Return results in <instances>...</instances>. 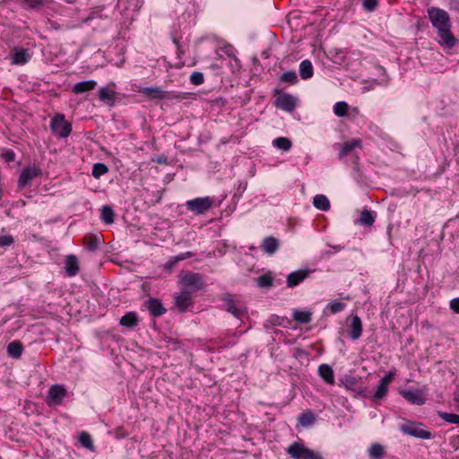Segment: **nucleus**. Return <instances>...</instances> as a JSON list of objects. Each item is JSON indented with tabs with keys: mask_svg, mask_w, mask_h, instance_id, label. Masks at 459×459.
<instances>
[{
	"mask_svg": "<svg viewBox=\"0 0 459 459\" xmlns=\"http://www.w3.org/2000/svg\"><path fill=\"white\" fill-rule=\"evenodd\" d=\"M432 26L437 30L438 43L446 48H453L457 39L452 33L449 13L444 9L431 6L427 10Z\"/></svg>",
	"mask_w": 459,
	"mask_h": 459,
	"instance_id": "obj_1",
	"label": "nucleus"
},
{
	"mask_svg": "<svg viewBox=\"0 0 459 459\" xmlns=\"http://www.w3.org/2000/svg\"><path fill=\"white\" fill-rule=\"evenodd\" d=\"M179 282L182 285V290L191 294L202 290L205 286L204 276L193 272L181 273Z\"/></svg>",
	"mask_w": 459,
	"mask_h": 459,
	"instance_id": "obj_2",
	"label": "nucleus"
},
{
	"mask_svg": "<svg viewBox=\"0 0 459 459\" xmlns=\"http://www.w3.org/2000/svg\"><path fill=\"white\" fill-rule=\"evenodd\" d=\"M287 453L294 459H325L319 453L306 447L299 442H293L287 448Z\"/></svg>",
	"mask_w": 459,
	"mask_h": 459,
	"instance_id": "obj_3",
	"label": "nucleus"
},
{
	"mask_svg": "<svg viewBox=\"0 0 459 459\" xmlns=\"http://www.w3.org/2000/svg\"><path fill=\"white\" fill-rule=\"evenodd\" d=\"M52 133L60 138H66L72 132V125L65 120V115H55L50 123Z\"/></svg>",
	"mask_w": 459,
	"mask_h": 459,
	"instance_id": "obj_4",
	"label": "nucleus"
},
{
	"mask_svg": "<svg viewBox=\"0 0 459 459\" xmlns=\"http://www.w3.org/2000/svg\"><path fill=\"white\" fill-rule=\"evenodd\" d=\"M213 204V200L209 197H197L186 201V207L188 211L192 212L195 215H202L208 212Z\"/></svg>",
	"mask_w": 459,
	"mask_h": 459,
	"instance_id": "obj_5",
	"label": "nucleus"
},
{
	"mask_svg": "<svg viewBox=\"0 0 459 459\" xmlns=\"http://www.w3.org/2000/svg\"><path fill=\"white\" fill-rule=\"evenodd\" d=\"M422 423L410 421L401 426V431L406 435L421 439H430L433 435L430 431L422 429Z\"/></svg>",
	"mask_w": 459,
	"mask_h": 459,
	"instance_id": "obj_6",
	"label": "nucleus"
},
{
	"mask_svg": "<svg viewBox=\"0 0 459 459\" xmlns=\"http://www.w3.org/2000/svg\"><path fill=\"white\" fill-rule=\"evenodd\" d=\"M274 95H278L274 101L275 107L288 112L295 109L297 103L296 99L292 95L283 92L279 89L274 90Z\"/></svg>",
	"mask_w": 459,
	"mask_h": 459,
	"instance_id": "obj_7",
	"label": "nucleus"
},
{
	"mask_svg": "<svg viewBox=\"0 0 459 459\" xmlns=\"http://www.w3.org/2000/svg\"><path fill=\"white\" fill-rule=\"evenodd\" d=\"M67 395L66 389L61 385H53L48 391L46 403L48 406L60 405Z\"/></svg>",
	"mask_w": 459,
	"mask_h": 459,
	"instance_id": "obj_8",
	"label": "nucleus"
},
{
	"mask_svg": "<svg viewBox=\"0 0 459 459\" xmlns=\"http://www.w3.org/2000/svg\"><path fill=\"white\" fill-rule=\"evenodd\" d=\"M222 301L224 310L232 314L236 318L242 319L245 316L247 310L244 305L235 301L230 294L226 295Z\"/></svg>",
	"mask_w": 459,
	"mask_h": 459,
	"instance_id": "obj_9",
	"label": "nucleus"
},
{
	"mask_svg": "<svg viewBox=\"0 0 459 459\" xmlns=\"http://www.w3.org/2000/svg\"><path fill=\"white\" fill-rule=\"evenodd\" d=\"M362 142L360 139H352L350 142H346L342 144V149L339 152V159H343L349 154H351V160L354 164V168L357 169L359 165V157L357 154L352 153V151L356 148H361Z\"/></svg>",
	"mask_w": 459,
	"mask_h": 459,
	"instance_id": "obj_10",
	"label": "nucleus"
},
{
	"mask_svg": "<svg viewBox=\"0 0 459 459\" xmlns=\"http://www.w3.org/2000/svg\"><path fill=\"white\" fill-rule=\"evenodd\" d=\"M141 92L151 100L181 99L180 94L170 96L169 92L162 91L160 87H144Z\"/></svg>",
	"mask_w": 459,
	"mask_h": 459,
	"instance_id": "obj_11",
	"label": "nucleus"
},
{
	"mask_svg": "<svg viewBox=\"0 0 459 459\" xmlns=\"http://www.w3.org/2000/svg\"><path fill=\"white\" fill-rule=\"evenodd\" d=\"M175 306L180 313L187 311L193 307V295L188 291H185L181 289L179 293H177L174 297Z\"/></svg>",
	"mask_w": 459,
	"mask_h": 459,
	"instance_id": "obj_12",
	"label": "nucleus"
},
{
	"mask_svg": "<svg viewBox=\"0 0 459 459\" xmlns=\"http://www.w3.org/2000/svg\"><path fill=\"white\" fill-rule=\"evenodd\" d=\"M42 174L41 169L36 166L27 167L20 174L18 184L20 187H24L31 184V180Z\"/></svg>",
	"mask_w": 459,
	"mask_h": 459,
	"instance_id": "obj_13",
	"label": "nucleus"
},
{
	"mask_svg": "<svg viewBox=\"0 0 459 459\" xmlns=\"http://www.w3.org/2000/svg\"><path fill=\"white\" fill-rule=\"evenodd\" d=\"M11 63L12 65H22L27 64L30 58L31 55L30 54L27 48L14 47L11 50Z\"/></svg>",
	"mask_w": 459,
	"mask_h": 459,
	"instance_id": "obj_14",
	"label": "nucleus"
},
{
	"mask_svg": "<svg viewBox=\"0 0 459 459\" xmlns=\"http://www.w3.org/2000/svg\"><path fill=\"white\" fill-rule=\"evenodd\" d=\"M399 394L410 403L415 405H423L426 403L422 392L419 389L416 390H399Z\"/></svg>",
	"mask_w": 459,
	"mask_h": 459,
	"instance_id": "obj_15",
	"label": "nucleus"
},
{
	"mask_svg": "<svg viewBox=\"0 0 459 459\" xmlns=\"http://www.w3.org/2000/svg\"><path fill=\"white\" fill-rule=\"evenodd\" d=\"M145 307L153 317H159L167 312L160 299L157 298H149L144 302Z\"/></svg>",
	"mask_w": 459,
	"mask_h": 459,
	"instance_id": "obj_16",
	"label": "nucleus"
},
{
	"mask_svg": "<svg viewBox=\"0 0 459 459\" xmlns=\"http://www.w3.org/2000/svg\"><path fill=\"white\" fill-rule=\"evenodd\" d=\"M311 273V270L309 269H302L297 270L287 276L286 283L289 288H293L299 283H301L305 279H307Z\"/></svg>",
	"mask_w": 459,
	"mask_h": 459,
	"instance_id": "obj_17",
	"label": "nucleus"
},
{
	"mask_svg": "<svg viewBox=\"0 0 459 459\" xmlns=\"http://www.w3.org/2000/svg\"><path fill=\"white\" fill-rule=\"evenodd\" d=\"M82 240L85 249L89 252H96L104 241L101 234H87Z\"/></svg>",
	"mask_w": 459,
	"mask_h": 459,
	"instance_id": "obj_18",
	"label": "nucleus"
},
{
	"mask_svg": "<svg viewBox=\"0 0 459 459\" xmlns=\"http://www.w3.org/2000/svg\"><path fill=\"white\" fill-rule=\"evenodd\" d=\"M65 271L67 276L74 277L80 271L78 258L74 255H68L65 261Z\"/></svg>",
	"mask_w": 459,
	"mask_h": 459,
	"instance_id": "obj_19",
	"label": "nucleus"
},
{
	"mask_svg": "<svg viewBox=\"0 0 459 459\" xmlns=\"http://www.w3.org/2000/svg\"><path fill=\"white\" fill-rule=\"evenodd\" d=\"M363 331L362 322L359 316L355 315L351 318V322L349 327L348 334L351 340H358Z\"/></svg>",
	"mask_w": 459,
	"mask_h": 459,
	"instance_id": "obj_20",
	"label": "nucleus"
},
{
	"mask_svg": "<svg viewBox=\"0 0 459 459\" xmlns=\"http://www.w3.org/2000/svg\"><path fill=\"white\" fill-rule=\"evenodd\" d=\"M279 240L273 236L264 238L261 244L262 250L268 255H273L279 249Z\"/></svg>",
	"mask_w": 459,
	"mask_h": 459,
	"instance_id": "obj_21",
	"label": "nucleus"
},
{
	"mask_svg": "<svg viewBox=\"0 0 459 459\" xmlns=\"http://www.w3.org/2000/svg\"><path fill=\"white\" fill-rule=\"evenodd\" d=\"M96 86L97 82L94 80L79 82L74 85L73 92L75 94L84 93L94 90Z\"/></svg>",
	"mask_w": 459,
	"mask_h": 459,
	"instance_id": "obj_22",
	"label": "nucleus"
},
{
	"mask_svg": "<svg viewBox=\"0 0 459 459\" xmlns=\"http://www.w3.org/2000/svg\"><path fill=\"white\" fill-rule=\"evenodd\" d=\"M139 323V317L136 312L130 311L126 313L119 320V324L122 326L127 328H133L136 326Z\"/></svg>",
	"mask_w": 459,
	"mask_h": 459,
	"instance_id": "obj_23",
	"label": "nucleus"
},
{
	"mask_svg": "<svg viewBox=\"0 0 459 459\" xmlns=\"http://www.w3.org/2000/svg\"><path fill=\"white\" fill-rule=\"evenodd\" d=\"M346 388L355 391L360 394L364 393V388L361 386V378L356 377H346L344 379Z\"/></svg>",
	"mask_w": 459,
	"mask_h": 459,
	"instance_id": "obj_24",
	"label": "nucleus"
},
{
	"mask_svg": "<svg viewBox=\"0 0 459 459\" xmlns=\"http://www.w3.org/2000/svg\"><path fill=\"white\" fill-rule=\"evenodd\" d=\"M115 95L116 91L108 89V87H101L99 90V99L108 104V106H113L115 103Z\"/></svg>",
	"mask_w": 459,
	"mask_h": 459,
	"instance_id": "obj_25",
	"label": "nucleus"
},
{
	"mask_svg": "<svg viewBox=\"0 0 459 459\" xmlns=\"http://www.w3.org/2000/svg\"><path fill=\"white\" fill-rule=\"evenodd\" d=\"M318 374L326 384L333 385L334 383L333 370L329 365H320L318 368Z\"/></svg>",
	"mask_w": 459,
	"mask_h": 459,
	"instance_id": "obj_26",
	"label": "nucleus"
},
{
	"mask_svg": "<svg viewBox=\"0 0 459 459\" xmlns=\"http://www.w3.org/2000/svg\"><path fill=\"white\" fill-rule=\"evenodd\" d=\"M314 74V68L311 61L308 59L303 60L299 65V75L303 80L311 78Z\"/></svg>",
	"mask_w": 459,
	"mask_h": 459,
	"instance_id": "obj_27",
	"label": "nucleus"
},
{
	"mask_svg": "<svg viewBox=\"0 0 459 459\" xmlns=\"http://www.w3.org/2000/svg\"><path fill=\"white\" fill-rule=\"evenodd\" d=\"M8 354L13 359H19L23 351V346L20 341H13L7 346Z\"/></svg>",
	"mask_w": 459,
	"mask_h": 459,
	"instance_id": "obj_28",
	"label": "nucleus"
},
{
	"mask_svg": "<svg viewBox=\"0 0 459 459\" xmlns=\"http://www.w3.org/2000/svg\"><path fill=\"white\" fill-rule=\"evenodd\" d=\"M314 206L321 211L326 212L330 209V202L324 195H316L313 199Z\"/></svg>",
	"mask_w": 459,
	"mask_h": 459,
	"instance_id": "obj_29",
	"label": "nucleus"
},
{
	"mask_svg": "<svg viewBox=\"0 0 459 459\" xmlns=\"http://www.w3.org/2000/svg\"><path fill=\"white\" fill-rule=\"evenodd\" d=\"M376 216L373 212L364 209L359 215V223L364 226H372L375 222Z\"/></svg>",
	"mask_w": 459,
	"mask_h": 459,
	"instance_id": "obj_30",
	"label": "nucleus"
},
{
	"mask_svg": "<svg viewBox=\"0 0 459 459\" xmlns=\"http://www.w3.org/2000/svg\"><path fill=\"white\" fill-rule=\"evenodd\" d=\"M292 317L299 324H308L312 320V313L309 311L294 310Z\"/></svg>",
	"mask_w": 459,
	"mask_h": 459,
	"instance_id": "obj_31",
	"label": "nucleus"
},
{
	"mask_svg": "<svg viewBox=\"0 0 459 459\" xmlns=\"http://www.w3.org/2000/svg\"><path fill=\"white\" fill-rule=\"evenodd\" d=\"M316 421L315 414L310 411H306L302 412L299 417V422L303 427H308L314 424Z\"/></svg>",
	"mask_w": 459,
	"mask_h": 459,
	"instance_id": "obj_32",
	"label": "nucleus"
},
{
	"mask_svg": "<svg viewBox=\"0 0 459 459\" xmlns=\"http://www.w3.org/2000/svg\"><path fill=\"white\" fill-rule=\"evenodd\" d=\"M100 217L106 224L113 223L115 217L113 209L108 205H104L101 209Z\"/></svg>",
	"mask_w": 459,
	"mask_h": 459,
	"instance_id": "obj_33",
	"label": "nucleus"
},
{
	"mask_svg": "<svg viewBox=\"0 0 459 459\" xmlns=\"http://www.w3.org/2000/svg\"><path fill=\"white\" fill-rule=\"evenodd\" d=\"M257 285L261 288L269 289L273 285V279L271 273H264L256 279Z\"/></svg>",
	"mask_w": 459,
	"mask_h": 459,
	"instance_id": "obj_34",
	"label": "nucleus"
},
{
	"mask_svg": "<svg viewBox=\"0 0 459 459\" xmlns=\"http://www.w3.org/2000/svg\"><path fill=\"white\" fill-rule=\"evenodd\" d=\"M280 82H286V83H289L291 85L296 84L298 82V76H297L296 72L293 70H290V71L283 73L280 76Z\"/></svg>",
	"mask_w": 459,
	"mask_h": 459,
	"instance_id": "obj_35",
	"label": "nucleus"
},
{
	"mask_svg": "<svg viewBox=\"0 0 459 459\" xmlns=\"http://www.w3.org/2000/svg\"><path fill=\"white\" fill-rule=\"evenodd\" d=\"M273 146L283 151H289L291 146V141L287 137H278L273 142Z\"/></svg>",
	"mask_w": 459,
	"mask_h": 459,
	"instance_id": "obj_36",
	"label": "nucleus"
},
{
	"mask_svg": "<svg viewBox=\"0 0 459 459\" xmlns=\"http://www.w3.org/2000/svg\"><path fill=\"white\" fill-rule=\"evenodd\" d=\"M349 105L345 101H338L333 106V112L339 117L347 116Z\"/></svg>",
	"mask_w": 459,
	"mask_h": 459,
	"instance_id": "obj_37",
	"label": "nucleus"
},
{
	"mask_svg": "<svg viewBox=\"0 0 459 459\" xmlns=\"http://www.w3.org/2000/svg\"><path fill=\"white\" fill-rule=\"evenodd\" d=\"M108 171V168L106 164L98 162L93 165L91 175L95 178H99L102 175L106 174Z\"/></svg>",
	"mask_w": 459,
	"mask_h": 459,
	"instance_id": "obj_38",
	"label": "nucleus"
},
{
	"mask_svg": "<svg viewBox=\"0 0 459 459\" xmlns=\"http://www.w3.org/2000/svg\"><path fill=\"white\" fill-rule=\"evenodd\" d=\"M369 455L372 459H380L384 455V447L380 444H373L369 448Z\"/></svg>",
	"mask_w": 459,
	"mask_h": 459,
	"instance_id": "obj_39",
	"label": "nucleus"
},
{
	"mask_svg": "<svg viewBox=\"0 0 459 459\" xmlns=\"http://www.w3.org/2000/svg\"><path fill=\"white\" fill-rule=\"evenodd\" d=\"M437 415L446 422L459 424V415L446 411H437Z\"/></svg>",
	"mask_w": 459,
	"mask_h": 459,
	"instance_id": "obj_40",
	"label": "nucleus"
},
{
	"mask_svg": "<svg viewBox=\"0 0 459 459\" xmlns=\"http://www.w3.org/2000/svg\"><path fill=\"white\" fill-rule=\"evenodd\" d=\"M79 442L85 448L93 450V442L90 434L86 432H82L79 436Z\"/></svg>",
	"mask_w": 459,
	"mask_h": 459,
	"instance_id": "obj_41",
	"label": "nucleus"
},
{
	"mask_svg": "<svg viewBox=\"0 0 459 459\" xmlns=\"http://www.w3.org/2000/svg\"><path fill=\"white\" fill-rule=\"evenodd\" d=\"M387 391H388V386L379 383L376 393L372 396V400L374 402H378L379 400H382L386 395Z\"/></svg>",
	"mask_w": 459,
	"mask_h": 459,
	"instance_id": "obj_42",
	"label": "nucleus"
},
{
	"mask_svg": "<svg viewBox=\"0 0 459 459\" xmlns=\"http://www.w3.org/2000/svg\"><path fill=\"white\" fill-rule=\"evenodd\" d=\"M327 307L333 314H336L342 311L346 307V304L334 300L329 303Z\"/></svg>",
	"mask_w": 459,
	"mask_h": 459,
	"instance_id": "obj_43",
	"label": "nucleus"
},
{
	"mask_svg": "<svg viewBox=\"0 0 459 459\" xmlns=\"http://www.w3.org/2000/svg\"><path fill=\"white\" fill-rule=\"evenodd\" d=\"M44 0H21V4L23 7H29L31 9H38L43 5Z\"/></svg>",
	"mask_w": 459,
	"mask_h": 459,
	"instance_id": "obj_44",
	"label": "nucleus"
},
{
	"mask_svg": "<svg viewBox=\"0 0 459 459\" xmlns=\"http://www.w3.org/2000/svg\"><path fill=\"white\" fill-rule=\"evenodd\" d=\"M190 82L194 85H201L204 82V74L200 72H194L190 76Z\"/></svg>",
	"mask_w": 459,
	"mask_h": 459,
	"instance_id": "obj_45",
	"label": "nucleus"
},
{
	"mask_svg": "<svg viewBox=\"0 0 459 459\" xmlns=\"http://www.w3.org/2000/svg\"><path fill=\"white\" fill-rule=\"evenodd\" d=\"M14 242V238L12 235H4L0 236V247H5L13 245Z\"/></svg>",
	"mask_w": 459,
	"mask_h": 459,
	"instance_id": "obj_46",
	"label": "nucleus"
},
{
	"mask_svg": "<svg viewBox=\"0 0 459 459\" xmlns=\"http://www.w3.org/2000/svg\"><path fill=\"white\" fill-rule=\"evenodd\" d=\"M185 257L183 255H178V256H174V257H171L164 265L165 269L166 270H171L172 268H174L176 266V264H178V262L183 260Z\"/></svg>",
	"mask_w": 459,
	"mask_h": 459,
	"instance_id": "obj_47",
	"label": "nucleus"
},
{
	"mask_svg": "<svg viewBox=\"0 0 459 459\" xmlns=\"http://www.w3.org/2000/svg\"><path fill=\"white\" fill-rule=\"evenodd\" d=\"M378 4V0H363V7L368 12H373Z\"/></svg>",
	"mask_w": 459,
	"mask_h": 459,
	"instance_id": "obj_48",
	"label": "nucleus"
},
{
	"mask_svg": "<svg viewBox=\"0 0 459 459\" xmlns=\"http://www.w3.org/2000/svg\"><path fill=\"white\" fill-rule=\"evenodd\" d=\"M2 158L5 162H12L15 160V153L13 150H5L2 153Z\"/></svg>",
	"mask_w": 459,
	"mask_h": 459,
	"instance_id": "obj_49",
	"label": "nucleus"
},
{
	"mask_svg": "<svg viewBox=\"0 0 459 459\" xmlns=\"http://www.w3.org/2000/svg\"><path fill=\"white\" fill-rule=\"evenodd\" d=\"M451 309L459 314V298H455L450 301Z\"/></svg>",
	"mask_w": 459,
	"mask_h": 459,
	"instance_id": "obj_50",
	"label": "nucleus"
},
{
	"mask_svg": "<svg viewBox=\"0 0 459 459\" xmlns=\"http://www.w3.org/2000/svg\"><path fill=\"white\" fill-rule=\"evenodd\" d=\"M394 377V374L392 372H389L387 375H385L384 377H382L379 381V383L388 386L389 383L392 381Z\"/></svg>",
	"mask_w": 459,
	"mask_h": 459,
	"instance_id": "obj_51",
	"label": "nucleus"
},
{
	"mask_svg": "<svg viewBox=\"0 0 459 459\" xmlns=\"http://www.w3.org/2000/svg\"><path fill=\"white\" fill-rule=\"evenodd\" d=\"M173 42L178 47V48H179V41H178V39L177 38H173Z\"/></svg>",
	"mask_w": 459,
	"mask_h": 459,
	"instance_id": "obj_52",
	"label": "nucleus"
},
{
	"mask_svg": "<svg viewBox=\"0 0 459 459\" xmlns=\"http://www.w3.org/2000/svg\"><path fill=\"white\" fill-rule=\"evenodd\" d=\"M391 230H392V226H389L388 227V232L390 233Z\"/></svg>",
	"mask_w": 459,
	"mask_h": 459,
	"instance_id": "obj_53",
	"label": "nucleus"
}]
</instances>
